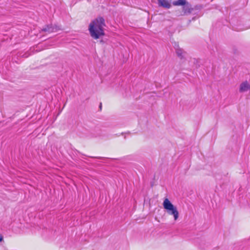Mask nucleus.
I'll return each mask as SVG.
<instances>
[{
	"mask_svg": "<svg viewBox=\"0 0 250 250\" xmlns=\"http://www.w3.org/2000/svg\"><path fill=\"white\" fill-rule=\"evenodd\" d=\"M163 205L164 208L167 210V213L169 215H173L175 220H177L179 217V212L177 210V208L167 198L165 199Z\"/></svg>",
	"mask_w": 250,
	"mask_h": 250,
	"instance_id": "7ed1b4c3",
	"label": "nucleus"
},
{
	"mask_svg": "<svg viewBox=\"0 0 250 250\" xmlns=\"http://www.w3.org/2000/svg\"><path fill=\"white\" fill-rule=\"evenodd\" d=\"M99 108H100V110L102 109V103H100V106H99Z\"/></svg>",
	"mask_w": 250,
	"mask_h": 250,
	"instance_id": "1a4fd4ad",
	"label": "nucleus"
},
{
	"mask_svg": "<svg viewBox=\"0 0 250 250\" xmlns=\"http://www.w3.org/2000/svg\"><path fill=\"white\" fill-rule=\"evenodd\" d=\"M159 6L169 9L171 7V4L167 0H157Z\"/></svg>",
	"mask_w": 250,
	"mask_h": 250,
	"instance_id": "423d86ee",
	"label": "nucleus"
},
{
	"mask_svg": "<svg viewBox=\"0 0 250 250\" xmlns=\"http://www.w3.org/2000/svg\"><path fill=\"white\" fill-rule=\"evenodd\" d=\"M250 90V85L246 81L241 83L240 85V92H245Z\"/></svg>",
	"mask_w": 250,
	"mask_h": 250,
	"instance_id": "39448f33",
	"label": "nucleus"
},
{
	"mask_svg": "<svg viewBox=\"0 0 250 250\" xmlns=\"http://www.w3.org/2000/svg\"><path fill=\"white\" fill-rule=\"evenodd\" d=\"M174 47L176 49V53L177 56L180 57L181 59L183 57V54L184 53L183 50L179 47V45H177L176 43H175Z\"/></svg>",
	"mask_w": 250,
	"mask_h": 250,
	"instance_id": "0eeeda50",
	"label": "nucleus"
},
{
	"mask_svg": "<svg viewBox=\"0 0 250 250\" xmlns=\"http://www.w3.org/2000/svg\"><path fill=\"white\" fill-rule=\"evenodd\" d=\"M60 29V28L59 26L51 24L46 25L45 27L42 29V31L48 33H52L54 32H56Z\"/></svg>",
	"mask_w": 250,
	"mask_h": 250,
	"instance_id": "20e7f679",
	"label": "nucleus"
},
{
	"mask_svg": "<svg viewBox=\"0 0 250 250\" xmlns=\"http://www.w3.org/2000/svg\"><path fill=\"white\" fill-rule=\"evenodd\" d=\"M96 158L98 159H104V158L101 157H96Z\"/></svg>",
	"mask_w": 250,
	"mask_h": 250,
	"instance_id": "9d476101",
	"label": "nucleus"
},
{
	"mask_svg": "<svg viewBox=\"0 0 250 250\" xmlns=\"http://www.w3.org/2000/svg\"><path fill=\"white\" fill-rule=\"evenodd\" d=\"M3 240L2 236L0 234V242H1Z\"/></svg>",
	"mask_w": 250,
	"mask_h": 250,
	"instance_id": "6e6552de",
	"label": "nucleus"
},
{
	"mask_svg": "<svg viewBox=\"0 0 250 250\" xmlns=\"http://www.w3.org/2000/svg\"><path fill=\"white\" fill-rule=\"evenodd\" d=\"M172 4L174 6H182V11H176V15L177 16L188 15L192 14L194 16L192 20L194 21L203 16V13L201 12L204 6L202 4H197L192 6L186 0H178L174 1Z\"/></svg>",
	"mask_w": 250,
	"mask_h": 250,
	"instance_id": "f257e3e1",
	"label": "nucleus"
},
{
	"mask_svg": "<svg viewBox=\"0 0 250 250\" xmlns=\"http://www.w3.org/2000/svg\"><path fill=\"white\" fill-rule=\"evenodd\" d=\"M105 26L104 20L102 17H98L92 21L89 26L91 36L95 39H98L104 35V29Z\"/></svg>",
	"mask_w": 250,
	"mask_h": 250,
	"instance_id": "f03ea898",
	"label": "nucleus"
}]
</instances>
